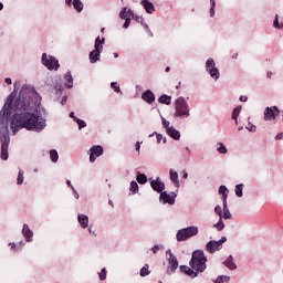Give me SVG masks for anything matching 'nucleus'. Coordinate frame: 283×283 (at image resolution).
I'll return each instance as SVG.
<instances>
[{
	"mask_svg": "<svg viewBox=\"0 0 283 283\" xmlns=\"http://www.w3.org/2000/svg\"><path fill=\"white\" fill-rule=\"evenodd\" d=\"M154 136H156L157 145H160L161 142L164 145H167V137H165L163 134L154 132L153 134L148 135L149 138H154Z\"/></svg>",
	"mask_w": 283,
	"mask_h": 283,
	"instance_id": "obj_26",
	"label": "nucleus"
},
{
	"mask_svg": "<svg viewBox=\"0 0 283 283\" xmlns=\"http://www.w3.org/2000/svg\"><path fill=\"white\" fill-rule=\"evenodd\" d=\"M50 158L52 163H59V151H56V149H51Z\"/></svg>",
	"mask_w": 283,
	"mask_h": 283,
	"instance_id": "obj_38",
	"label": "nucleus"
},
{
	"mask_svg": "<svg viewBox=\"0 0 283 283\" xmlns=\"http://www.w3.org/2000/svg\"><path fill=\"white\" fill-rule=\"evenodd\" d=\"M25 174V171H23V169H20L18 172V178H17V185H22L23 180H25V178L23 177Z\"/></svg>",
	"mask_w": 283,
	"mask_h": 283,
	"instance_id": "obj_40",
	"label": "nucleus"
},
{
	"mask_svg": "<svg viewBox=\"0 0 283 283\" xmlns=\"http://www.w3.org/2000/svg\"><path fill=\"white\" fill-rule=\"evenodd\" d=\"M264 120L272 122L277 118V115H280V108L277 106H268L264 109Z\"/></svg>",
	"mask_w": 283,
	"mask_h": 283,
	"instance_id": "obj_11",
	"label": "nucleus"
},
{
	"mask_svg": "<svg viewBox=\"0 0 283 283\" xmlns=\"http://www.w3.org/2000/svg\"><path fill=\"white\" fill-rule=\"evenodd\" d=\"M166 134L172 138V140H180V130L176 129V127L171 126L168 128Z\"/></svg>",
	"mask_w": 283,
	"mask_h": 283,
	"instance_id": "obj_24",
	"label": "nucleus"
},
{
	"mask_svg": "<svg viewBox=\"0 0 283 283\" xmlns=\"http://www.w3.org/2000/svg\"><path fill=\"white\" fill-rule=\"evenodd\" d=\"M69 116H70V118H73L74 122H75V118H78V117H76V116L74 115V112H71V113L69 114Z\"/></svg>",
	"mask_w": 283,
	"mask_h": 283,
	"instance_id": "obj_60",
	"label": "nucleus"
},
{
	"mask_svg": "<svg viewBox=\"0 0 283 283\" xmlns=\"http://www.w3.org/2000/svg\"><path fill=\"white\" fill-rule=\"evenodd\" d=\"M87 231L90 233V235H93L94 238H96V229H94L92 226L87 227Z\"/></svg>",
	"mask_w": 283,
	"mask_h": 283,
	"instance_id": "obj_49",
	"label": "nucleus"
},
{
	"mask_svg": "<svg viewBox=\"0 0 283 283\" xmlns=\"http://www.w3.org/2000/svg\"><path fill=\"white\" fill-rule=\"evenodd\" d=\"M206 72L213 81H218L220 78V69L216 65V60H213V57H209L206 61Z\"/></svg>",
	"mask_w": 283,
	"mask_h": 283,
	"instance_id": "obj_8",
	"label": "nucleus"
},
{
	"mask_svg": "<svg viewBox=\"0 0 283 283\" xmlns=\"http://www.w3.org/2000/svg\"><path fill=\"white\" fill-rule=\"evenodd\" d=\"M179 269L181 273H185L186 275H188V277H191L192 280L198 277V272L189 265H180Z\"/></svg>",
	"mask_w": 283,
	"mask_h": 283,
	"instance_id": "obj_15",
	"label": "nucleus"
},
{
	"mask_svg": "<svg viewBox=\"0 0 283 283\" xmlns=\"http://www.w3.org/2000/svg\"><path fill=\"white\" fill-rule=\"evenodd\" d=\"M234 192L238 198H242V196H244V184L237 185Z\"/></svg>",
	"mask_w": 283,
	"mask_h": 283,
	"instance_id": "obj_32",
	"label": "nucleus"
},
{
	"mask_svg": "<svg viewBox=\"0 0 283 283\" xmlns=\"http://www.w3.org/2000/svg\"><path fill=\"white\" fill-rule=\"evenodd\" d=\"M64 85L67 90H72L74 87V77L72 76V72H66L64 75Z\"/></svg>",
	"mask_w": 283,
	"mask_h": 283,
	"instance_id": "obj_23",
	"label": "nucleus"
},
{
	"mask_svg": "<svg viewBox=\"0 0 283 283\" xmlns=\"http://www.w3.org/2000/svg\"><path fill=\"white\" fill-rule=\"evenodd\" d=\"M146 32H147V34H148L149 36H154V33L151 32V29L146 30Z\"/></svg>",
	"mask_w": 283,
	"mask_h": 283,
	"instance_id": "obj_63",
	"label": "nucleus"
},
{
	"mask_svg": "<svg viewBox=\"0 0 283 283\" xmlns=\"http://www.w3.org/2000/svg\"><path fill=\"white\" fill-rule=\"evenodd\" d=\"M125 22H124V24H123V28L125 29V30H127V28H129V25H130V23H132V19H129V18H126V20H124Z\"/></svg>",
	"mask_w": 283,
	"mask_h": 283,
	"instance_id": "obj_51",
	"label": "nucleus"
},
{
	"mask_svg": "<svg viewBox=\"0 0 283 283\" xmlns=\"http://www.w3.org/2000/svg\"><path fill=\"white\" fill-rule=\"evenodd\" d=\"M279 30H283V19H282L281 22L279 23Z\"/></svg>",
	"mask_w": 283,
	"mask_h": 283,
	"instance_id": "obj_64",
	"label": "nucleus"
},
{
	"mask_svg": "<svg viewBox=\"0 0 283 283\" xmlns=\"http://www.w3.org/2000/svg\"><path fill=\"white\" fill-rule=\"evenodd\" d=\"M90 163H96V158H99V156H103L104 149L101 145H95L90 148Z\"/></svg>",
	"mask_w": 283,
	"mask_h": 283,
	"instance_id": "obj_12",
	"label": "nucleus"
},
{
	"mask_svg": "<svg viewBox=\"0 0 283 283\" xmlns=\"http://www.w3.org/2000/svg\"><path fill=\"white\" fill-rule=\"evenodd\" d=\"M74 8L75 11H77L78 13L83 12V8H84V4H83V1L81 0H71V8Z\"/></svg>",
	"mask_w": 283,
	"mask_h": 283,
	"instance_id": "obj_28",
	"label": "nucleus"
},
{
	"mask_svg": "<svg viewBox=\"0 0 283 283\" xmlns=\"http://www.w3.org/2000/svg\"><path fill=\"white\" fill-rule=\"evenodd\" d=\"M245 128H248L249 132H255V129H256L255 125H253L251 123H249V125Z\"/></svg>",
	"mask_w": 283,
	"mask_h": 283,
	"instance_id": "obj_54",
	"label": "nucleus"
},
{
	"mask_svg": "<svg viewBox=\"0 0 283 283\" xmlns=\"http://www.w3.org/2000/svg\"><path fill=\"white\" fill-rule=\"evenodd\" d=\"M153 253H158V251H165V245L164 244H155L151 249Z\"/></svg>",
	"mask_w": 283,
	"mask_h": 283,
	"instance_id": "obj_45",
	"label": "nucleus"
},
{
	"mask_svg": "<svg viewBox=\"0 0 283 283\" xmlns=\"http://www.w3.org/2000/svg\"><path fill=\"white\" fill-rule=\"evenodd\" d=\"M219 193L221 195L222 202H227V198H229V188H227L224 185H221L219 187Z\"/></svg>",
	"mask_w": 283,
	"mask_h": 283,
	"instance_id": "obj_27",
	"label": "nucleus"
},
{
	"mask_svg": "<svg viewBox=\"0 0 283 283\" xmlns=\"http://www.w3.org/2000/svg\"><path fill=\"white\" fill-rule=\"evenodd\" d=\"M98 277L101 282H105V280H107V269L103 268L98 273Z\"/></svg>",
	"mask_w": 283,
	"mask_h": 283,
	"instance_id": "obj_43",
	"label": "nucleus"
},
{
	"mask_svg": "<svg viewBox=\"0 0 283 283\" xmlns=\"http://www.w3.org/2000/svg\"><path fill=\"white\" fill-rule=\"evenodd\" d=\"M135 21H137V23H142V25H144V21H145V18L143 17H139V15H134Z\"/></svg>",
	"mask_w": 283,
	"mask_h": 283,
	"instance_id": "obj_50",
	"label": "nucleus"
},
{
	"mask_svg": "<svg viewBox=\"0 0 283 283\" xmlns=\"http://www.w3.org/2000/svg\"><path fill=\"white\" fill-rule=\"evenodd\" d=\"M119 19H123V20L134 19V10L127 9V7L122 8L119 12Z\"/></svg>",
	"mask_w": 283,
	"mask_h": 283,
	"instance_id": "obj_19",
	"label": "nucleus"
},
{
	"mask_svg": "<svg viewBox=\"0 0 283 283\" xmlns=\"http://www.w3.org/2000/svg\"><path fill=\"white\" fill-rule=\"evenodd\" d=\"M231 218H233V214H231V211L229 210V205L227 201H223V212L221 214V219L231 220Z\"/></svg>",
	"mask_w": 283,
	"mask_h": 283,
	"instance_id": "obj_25",
	"label": "nucleus"
},
{
	"mask_svg": "<svg viewBox=\"0 0 283 283\" xmlns=\"http://www.w3.org/2000/svg\"><path fill=\"white\" fill-rule=\"evenodd\" d=\"M239 101H241V103H247L249 101V97H247V95H241L239 97Z\"/></svg>",
	"mask_w": 283,
	"mask_h": 283,
	"instance_id": "obj_55",
	"label": "nucleus"
},
{
	"mask_svg": "<svg viewBox=\"0 0 283 283\" xmlns=\"http://www.w3.org/2000/svg\"><path fill=\"white\" fill-rule=\"evenodd\" d=\"M75 123L78 126V129H85L87 127V123L81 118H75Z\"/></svg>",
	"mask_w": 283,
	"mask_h": 283,
	"instance_id": "obj_44",
	"label": "nucleus"
},
{
	"mask_svg": "<svg viewBox=\"0 0 283 283\" xmlns=\"http://www.w3.org/2000/svg\"><path fill=\"white\" fill-rule=\"evenodd\" d=\"M214 213L219 216V218H222V207L216 206L214 207Z\"/></svg>",
	"mask_w": 283,
	"mask_h": 283,
	"instance_id": "obj_48",
	"label": "nucleus"
},
{
	"mask_svg": "<svg viewBox=\"0 0 283 283\" xmlns=\"http://www.w3.org/2000/svg\"><path fill=\"white\" fill-rule=\"evenodd\" d=\"M52 86L55 90L56 96H61V94H63V83L61 77L54 78Z\"/></svg>",
	"mask_w": 283,
	"mask_h": 283,
	"instance_id": "obj_20",
	"label": "nucleus"
},
{
	"mask_svg": "<svg viewBox=\"0 0 283 283\" xmlns=\"http://www.w3.org/2000/svg\"><path fill=\"white\" fill-rule=\"evenodd\" d=\"M41 63L46 67V70H54V72H59V69L61 67V64L59 63V60L54 55H50L48 53H42L41 55Z\"/></svg>",
	"mask_w": 283,
	"mask_h": 283,
	"instance_id": "obj_6",
	"label": "nucleus"
},
{
	"mask_svg": "<svg viewBox=\"0 0 283 283\" xmlns=\"http://www.w3.org/2000/svg\"><path fill=\"white\" fill-rule=\"evenodd\" d=\"M240 112H242V106H237L235 108H233V111H232V120L238 122V116H240Z\"/></svg>",
	"mask_w": 283,
	"mask_h": 283,
	"instance_id": "obj_39",
	"label": "nucleus"
},
{
	"mask_svg": "<svg viewBox=\"0 0 283 283\" xmlns=\"http://www.w3.org/2000/svg\"><path fill=\"white\" fill-rule=\"evenodd\" d=\"M212 227L213 229H217V231H224V220L222 218H219V221Z\"/></svg>",
	"mask_w": 283,
	"mask_h": 283,
	"instance_id": "obj_36",
	"label": "nucleus"
},
{
	"mask_svg": "<svg viewBox=\"0 0 283 283\" xmlns=\"http://www.w3.org/2000/svg\"><path fill=\"white\" fill-rule=\"evenodd\" d=\"M223 264L230 271H235V269H238V264H235V260L233 259V255H231V254L227 258V260L223 261Z\"/></svg>",
	"mask_w": 283,
	"mask_h": 283,
	"instance_id": "obj_22",
	"label": "nucleus"
},
{
	"mask_svg": "<svg viewBox=\"0 0 283 283\" xmlns=\"http://www.w3.org/2000/svg\"><path fill=\"white\" fill-rule=\"evenodd\" d=\"M151 271H149V264H145L139 271L140 277H147V275H149Z\"/></svg>",
	"mask_w": 283,
	"mask_h": 283,
	"instance_id": "obj_34",
	"label": "nucleus"
},
{
	"mask_svg": "<svg viewBox=\"0 0 283 283\" xmlns=\"http://www.w3.org/2000/svg\"><path fill=\"white\" fill-rule=\"evenodd\" d=\"M77 222L81 229H87L90 227V217L83 213L77 214Z\"/></svg>",
	"mask_w": 283,
	"mask_h": 283,
	"instance_id": "obj_18",
	"label": "nucleus"
},
{
	"mask_svg": "<svg viewBox=\"0 0 283 283\" xmlns=\"http://www.w3.org/2000/svg\"><path fill=\"white\" fill-rule=\"evenodd\" d=\"M161 125H163L164 129H166V132L171 129V123L169 120H167L165 117H161Z\"/></svg>",
	"mask_w": 283,
	"mask_h": 283,
	"instance_id": "obj_42",
	"label": "nucleus"
},
{
	"mask_svg": "<svg viewBox=\"0 0 283 283\" xmlns=\"http://www.w3.org/2000/svg\"><path fill=\"white\" fill-rule=\"evenodd\" d=\"M4 83H7V85H12V78L10 77L4 78Z\"/></svg>",
	"mask_w": 283,
	"mask_h": 283,
	"instance_id": "obj_58",
	"label": "nucleus"
},
{
	"mask_svg": "<svg viewBox=\"0 0 283 283\" xmlns=\"http://www.w3.org/2000/svg\"><path fill=\"white\" fill-rule=\"evenodd\" d=\"M67 103V95H64L61 99V105H65Z\"/></svg>",
	"mask_w": 283,
	"mask_h": 283,
	"instance_id": "obj_56",
	"label": "nucleus"
},
{
	"mask_svg": "<svg viewBox=\"0 0 283 283\" xmlns=\"http://www.w3.org/2000/svg\"><path fill=\"white\" fill-rule=\"evenodd\" d=\"M21 233L25 242H33L34 232L32 231V229H30V226L28 223H23Z\"/></svg>",
	"mask_w": 283,
	"mask_h": 283,
	"instance_id": "obj_14",
	"label": "nucleus"
},
{
	"mask_svg": "<svg viewBox=\"0 0 283 283\" xmlns=\"http://www.w3.org/2000/svg\"><path fill=\"white\" fill-rule=\"evenodd\" d=\"M72 191H73V196L76 200H78V198H81V196L78 195V191L76 190V188L72 187Z\"/></svg>",
	"mask_w": 283,
	"mask_h": 283,
	"instance_id": "obj_53",
	"label": "nucleus"
},
{
	"mask_svg": "<svg viewBox=\"0 0 283 283\" xmlns=\"http://www.w3.org/2000/svg\"><path fill=\"white\" fill-rule=\"evenodd\" d=\"M275 140H283V133H279V134L275 136Z\"/></svg>",
	"mask_w": 283,
	"mask_h": 283,
	"instance_id": "obj_57",
	"label": "nucleus"
},
{
	"mask_svg": "<svg viewBox=\"0 0 283 283\" xmlns=\"http://www.w3.org/2000/svg\"><path fill=\"white\" fill-rule=\"evenodd\" d=\"M111 87L116 92V94H120V85H118V82H112Z\"/></svg>",
	"mask_w": 283,
	"mask_h": 283,
	"instance_id": "obj_46",
	"label": "nucleus"
},
{
	"mask_svg": "<svg viewBox=\"0 0 283 283\" xmlns=\"http://www.w3.org/2000/svg\"><path fill=\"white\" fill-rule=\"evenodd\" d=\"M198 226H189L186 228H181L176 233L177 242H187V240H191V238H196L199 233Z\"/></svg>",
	"mask_w": 283,
	"mask_h": 283,
	"instance_id": "obj_4",
	"label": "nucleus"
},
{
	"mask_svg": "<svg viewBox=\"0 0 283 283\" xmlns=\"http://www.w3.org/2000/svg\"><path fill=\"white\" fill-rule=\"evenodd\" d=\"M66 185H67V187H70V189H72V187H74V186L72 185V181H71L70 179L66 180Z\"/></svg>",
	"mask_w": 283,
	"mask_h": 283,
	"instance_id": "obj_61",
	"label": "nucleus"
},
{
	"mask_svg": "<svg viewBox=\"0 0 283 283\" xmlns=\"http://www.w3.org/2000/svg\"><path fill=\"white\" fill-rule=\"evenodd\" d=\"M142 98L145 101V103H148V105H151V103L156 102V95L154 94V92L151 90H146L142 94Z\"/></svg>",
	"mask_w": 283,
	"mask_h": 283,
	"instance_id": "obj_17",
	"label": "nucleus"
},
{
	"mask_svg": "<svg viewBox=\"0 0 283 283\" xmlns=\"http://www.w3.org/2000/svg\"><path fill=\"white\" fill-rule=\"evenodd\" d=\"M67 8H72V0H64Z\"/></svg>",
	"mask_w": 283,
	"mask_h": 283,
	"instance_id": "obj_59",
	"label": "nucleus"
},
{
	"mask_svg": "<svg viewBox=\"0 0 283 283\" xmlns=\"http://www.w3.org/2000/svg\"><path fill=\"white\" fill-rule=\"evenodd\" d=\"M209 14L211 18L216 17V0H210Z\"/></svg>",
	"mask_w": 283,
	"mask_h": 283,
	"instance_id": "obj_41",
	"label": "nucleus"
},
{
	"mask_svg": "<svg viewBox=\"0 0 283 283\" xmlns=\"http://www.w3.org/2000/svg\"><path fill=\"white\" fill-rule=\"evenodd\" d=\"M129 191H130V196H136V193H138V191H140L138 181H136V180L130 181Z\"/></svg>",
	"mask_w": 283,
	"mask_h": 283,
	"instance_id": "obj_29",
	"label": "nucleus"
},
{
	"mask_svg": "<svg viewBox=\"0 0 283 283\" xmlns=\"http://www.w3.org/2000/svg\"><path fill=\"white\" fill-rule=\"evenodd\" d=\"M138 185H147V175L140 172L136 176Z\"/></svg>",
	"mask_w": 283,
	"mask_h": 283,
	"instance_id": "obj_33",
	"label": "nucleus"
},
{
	"mask_svg": "<svg viewBox=\"0 0 283 283\" xmlns=\"http://www.w3.org/2000/svg\"><path fill=\"white\" fill-rule=\"evenodd\" d=\"M227 242V237H221L219 240H210L206 243L205 251L213 255L218 251H222V244Z\"/></svg>",
	"mask_w": 283,
	"mask_h": 283,
	"instance_id": "obj_7",
	"label": "nucleus"
},
{
	"mask_svg": "<svg viewBox=\"0 0 283 283\" xmlns=\"http://www.w3.org/2000/svg\"><path fill=\"white\" fill-rule=\"evenodd\" d=\"M169 176H170V182H172L174 187L179 189V187H180V179H178V171H176L172 168H170Z\"/></svg>",
	"mask_w": 283,
	"mask_h": 283,
	"instance_id": "obj_21",
	"label": "nucleus"
},
{
	"mask_svg": "<svg viewBox=\"0 0 283 283\" xmlns=\"http://www.w3.org/2000/svg\"><path fill=\"white\" fill-rule=\"evenodd\" d=\"M158 103H160L161 105H171V96L163 94L158 97Z\"/></svg>",
	"mask_w": 283,
	"mask_h": 283,
	"instance_id": "obj_30",
	"label": "nucleus"
},
{
	"mask_svg": "<svg viewBox=\"0 0 283 283\" xmlns=\"http://www.w3.org/2000/svg\"><path fill=\"white\" fill-rule=\"evenodd\" d=\"M140 6L144 8L147 14H154L156 12V7L154 6V2L149 0H142Z\"/></svg>",
	"mask_w": 283,
	"mask_h": 283,
	"instance_id": "obj_16",
	"label": "nucleus"
},
{
	"mask_svg": "<svg viewBox=\"0 0 283 283\" xmlns=\"http://www.w3.org/2000/svg\"><path fill=\"white\" fill-rule=\"evenodd\" d=\"M166 255H169L168 258V266H167V275H174L176 271L178 270L179 263L178 258L174 255V252L171 250L166 251Z\"/></svg>",
	"mask_w": 283,
	"mask_h": 283,
	"instance_id": "obj_9",
	"label": "nucleus"
},
{
	"mask_svg": "<svg viewBox=\"0 0 283 283\" xmlns=\"http://www.w3.org/2000/svg\"><path fill=\"white\" fill-rule=\"evenodd\" d=\"M140 145H143L142 142H136V144H135V149H136L138 156H140Z\"/></svg>",
	"mask_w": 283,
	"mask_h": 283,
	"instance_id": "obj_52",
	"label": "nucleus"
},
{
	"mask_svg": "<svg viewBox=\"0 0 283 283\" xmlns=\"http://www.w3.org/2000/svg\"><path fill=\"white\" fill-rule=\"evenodd\" d=\"M103 45H105V36H97L95 39L94 50L90 52V63H98L101 61V54L103 53Z\"/></svg>",
	"mask_w": 283,
	"mask_h": 283,
	"instance_id": "obj_5",
	"label": "nucleus"
},
{
	"mask_svg": "<svg viewBox=\"0 0 283 283\" xmlns=\"http://www.w3.org/2000/svg\"><path fill=\"white\" fill-rule=\"evenodd\" d=\"M150 180V187L153 191H156V193H161L165 191V184L160 177H157L156 179H149Z\"/></svg>",
	"mask_w": 283,
	"mask_h": 283,
	"instance_id": "obj_13",
	"label": "nucleus"
},
{
	"mask_svg": "<svg viewBox=\"0 0 283 283\" xmlns=\"http://www.w3.org/2000/svg\"><path fill=\"white\" fill-rule=\"evenodd\" d=\"M189 266L198 274L207 271V255L205 254V250H195L192 252Z\"/></svg>",
	"mask_w": 283,
	"mask_h": 283,
	"instance_id": "obj_2",
	"label": "nucleus"
},
{
	"mask_svg": "<svg viewBox=\"0 0 283 283\" xmlns=\"http://www.w3.org/2000/svg\"><path fill=\"white\" fill-rule=\"evenodd\" d=\"M182 178H184L185 180H187V178H189V172L185 171L184 175H182Z\"/></svg>",
	"mask_w": 283,
	"mask_h": 283,
	"instance_id": "obj_62",
	"label": "nucleus"
},
{
	"mask_svg": "<svg viewBox=\"0 0 283 283\" xmlns=\"http://www.w3.org/2000/svg\"><path fill=\"white\" fill-rule=\"evenodd\" d=\"M45 116L48 111L41 106V95L34 86L23 85L18 96L10 93L0 111L1 160L10 158V129L12 136H17L20 129L39 134L48 127Z\"/></svg>",
	"mask_w": 283,
	"mask_h": 283,
	"instance_id": "obj_1",
	"label": "nucleus"
},
{
	"mask_svg": "<svg viewBox=\"0 0 283 283\" xmlns=\"http://www.w3.org/2000/svg\"><path fill=\"white\" fill-rule=\"evenodd\" d=\"M231 280V276L229 275H219L213 283H224V282H229Z\"/></svg>",
	"mask_w": 283,
	"mask_h": 283,
	"instance_id": "obj_37",
	"label": "nucleus"
},
{
	"mask_svg": "<svg viewBox=\"0 0 283 283\" xmlns=\"http://www.w3.org/2000/svg\"><path fill=\"white\" fill-rule=\"evenodd\" d=\"M217 151L218 154H222V155L229 154V149L222 142L217 143Z\"/></svg>",
	"mask_w": 283,
	"mask_h": 283,
	"instance_id": "obj_31",
	"label": "nucleus"
},
{
	"mask_svg": "<svg viewBox=\"0 0 283 283\" xmlns=\"http://www.w3.org/2000/svg\"><path fill=\"white\" fill-rule=\"evenodd\" d=\"M175 113L174 117L179 118L180 120H185L191 117V107L189 106V102L182 96L178 97L175 103Z\"/></svg>",
	"mask_w": 283,
	"mask_h": 283,
	"instance_id": "obj_3",
	"label": "nucleus"
},
{
	"mask_svg": "<svg viewBox=\"0 0 283 283\" xmlns=\"http://www.w3.org/2000/svg\"><path fill=\"white\" fill-rule=\"evenodd\" d=\"M273 28H275L276 30H279L280 28V18L277 14L274 17Z\"/></svg>",
	"mask_w": 283,
	"mask_h": 283,
	"instance_id": "obj_47",
	"label": "nucleus"
},
{
	"mask_svg": "<svg viewBox=\"0 0 283 283\" xmlns=\"http://www.w3.org/2000/svg\"><path fill=\"white\" fill-rule=\"evenodd\" d=\"M9 247H11V249H15V251H21V249L25 247V242L23 241H20L19 243L10 242Z\"/></svg>",
	"mask_w": 283,
	"mask_h": 283,
	"instance_id": "obj_35",
	"label": "nucleus"
},
{
	"mask_svg": "<svg viewBox=\"0 0 283 283\" xmlns=\"http://www.w3.org/2000/svg\"><path fill=\"white\" fill-rule=\"evenodd\" d=\"M176 198H178V193L176 192L169 193L166 190H164L159 195V202L160 205H176Z\"/></svg>",
	"mask_w": 283,
	"mask_h": 283,
	"instance_id": "obj_10",
	"label": "nucleus"
}]
</instances>
